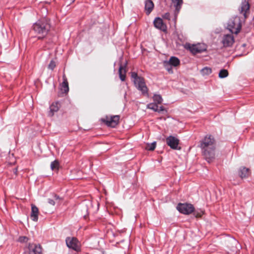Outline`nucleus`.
<instances>
[{"label": "nucleus", "instance_id": "obj_1", "mask_svg": "<svg viewBox=\"0 0 254 254\" xmlns=\"http://www.w3.org/2000/svg\"><path fill=\"white\" fill-rule=\"evenodd\" d=\"M199 147L205 159L210 163L215 158V140L211 135H206L199 141Z\"/></svg>", "mask_w": 254, "mask_h": 254}, {"label": "nucleus", "instance_id": "obj_2", "mask_svg": "<svg viewBox=\"0 0 254 254\" xmlns=\"http://www.w3.org/2000/svg\"><path fill=\"white\" fill-rule=\"evenodd\" d=\"M50 25L45 19L38 21L33 25V29L37 34H41L38 36V39H42L45 37L50 30Z\"/></svg>", "mask_w": 254, "mask_h": 254}, {"label": "nucleus", "instance_id": "obj_3", "mask_svg": "<svg viewBox=\"0 0 254 254\" xmlns=\"http://www.w3.org/2000/svg\"><path fill=\"white\" fill-rule=\"evenodd\" d=\"M131 78L133 79L135 87L141 91L144 96H148V89L143 77L138 75L136 72H131Z\"/></svg>", "mask_w": 254, "mask_h": 254}, {"label": "nucleus", "instance_id": "obj_4", "mask_svg": "<svg viewBox=\"0 0 254 254\" xmlns=\"http://www.w3.org/2000/svg\"><path fill=\"white\" fill-rule=\"evenodd\" d=\"M232 33L238 34L242 28L241 19L239 17L236 16L229 19L227 28Z\"/></svg>", "mask_w": 254, "mask_h": 254}, {"label": "nucleus", "instance_id": "obj_5", "mask_svg": "<svg viewBox=\"0 0 254 254\" xmlns=\"http://www.w3.org/2000/svg\"><path fill=\"white\" fill-rule=\"evenodd\" d=\"M184 47L186 49L189 50L193 55L198 53H201L206 51L207 46L204 44H193L186 43Z\"/></svg>", "mask_w": 254, "mask_h": 254}, {"label": "nucleus", "instance_id": "obj_6", "mask_svg": "<svg viewBox=\"0 0 254 254\" xmlns=\"http://www.w3.org/2000/svg\"><path fill=\"white\" fill-rule=\"evenodd\" d=\"M177 209L182 214L189 215L194 211V207L190 203H179L177 206Z\"/></svg>", "mask_w": 254, "mask_h": 254}, {"label": "nucleus", "instance_id": "obj_7", "mask_svg": "<svg viewBox=\"0 0 254 254\" xmlns=\"http://www.w3.org/2000/svg\"><path fill=\"white\" fill-rule=\"evenodd\" d=\"M65 242L67 246L72 250L78 252L80 250L79 242L75 237H67L66 238Z\"/></svg>", "mask_w": 254, "mask_h": 254}, {"label": "nucleus", "instance_id": "obj_8", "mask_svg": "<svg viewBox=\"0 0 254 254\" xmlns=\"http://www.w3.org/2000/svg\"><path fill=\"white\" fill-rule=\"evenodd\" d=\"M120 118L119 115H115L111 116L110 118L106 117V119H102V121L107 126L115 127L119 124Z\"/></svg>", "mask_w": 254, "mask_h": 254}, {"label": "nucleus", "instance_id": "obj_9", "mask_svg": "<svg viewBox=\"0 0 254 254\" xmlns=\"http://www.w3.org/2000/svg\"><path fill=\"white\" fill-rule=\"evenodd\" d=\"M235 42L234 37L232 34H225L223 36L221 43L225 48L231 47Z\"/></svg>", "mask_w": 254, "mask_h": 254}, {"label": "nucleus", "instance_id": "obj_10", "mask_svg": "<svg viewBox=\"0 0 254 254\" xmlns=\"http://www.w3.org/2000/svg\"><path fill=\"white\" fill-rule=\"evenodd\" d=\"M179 143V140L172 135L166 138V144L173 149H181V147H178Z\"/></svg>", "mask_w": 254, "mask_h": 254}, {"label": "nucleus", "instance_id": "obj_11", "mask_svg": "<svg viewBox=\"0 0 254 254\" xmlns=\"http://www.w3.org/2000/svg\"><path fill=\"white\" fill-rule=\"evenodd\" d=\"M29 254H43L42 248L40 244L30 243L28 245Z\"/></svg>", "mask_w": 254, "mask_h": 254}, {"label": "nucleus", "instance_id": "obj_12", "mask_svg": "<svg viewBox=\"0 0 254 254\" xmlns=\"http://www.w3.org/2000/svg\"><path fill=\"white\" fill-rule=\"evenodd\" d=\"M61 107V103L59 101H56L55 102H53L50 106V111L48 113V115L50 117H52L54 116L55 113L57 112L60 108Z\"/></svg>", "mask_w": 254, "mask_h": 254}, {"label": "nucleus", "instance_id": "obj_13", "mask_svg": "<svg viewBox=\"0 0 254 254\" xmlns=\"http://www.w3.org/2000/svg\"><path fill=\"white\" fill-rule=\"evenodd\" d=\"M154 26L163 31H165L167 29V26L166 24H165L163 21V20L160 17H156L153 22Z\"/></svg>", "mask_w": 254, "mask_h": 254}, {"label": "nucleus", "instance_id": "obj_14", "mask_svg": "<svg viewBox=\"0 0 254 254\" xmlns=\"http://www.w3.org/2000/svg\"><path fill=\"white\" fill-rule=\"evenodd\" d=\"M39 209L34 204H31V212L30 214L31 219L33 221L37 222L38 220Z\"/></svg>", "mask_w": 254, "mask_h": 254}, {"label": "nucleus", "instance_id": "obj_15", "mask_svg": "<svg viewBox=\"0 0 254 254\" xmlns=\"http://www.w3.org/2000/svg\"><path fill=\"white\" fill-rule=\"evenodd\" d=\"M154 3L152 0H146L145 1V10L146 15H148L154 8Z\"/></svg>", "mask_w": 254, "mask_h": 254}, {"label": "nucleus", "instance_id": "obj_16", "mask_svg": "<svg viewBox=\"0 0 254 254\" xmlns=\"http://www.w3.org/2000/svg\"><path fill=\"white\" fill-rule=\"evenodd\" d=\"M63 82L61 84V90L64 93H67L69 91L68 83L65 74L63 76Z\"/></svg>", "mask_w": 254, "mask_h": 254}, {"label": "nucleus", "instance_id": "obj_17", "mask_svg": "<svg viewBox=\"0 0 254 254\" xmlns=\"http://www.w3.org/2000/svg\"><path fill=\"white\" fill-rule=\"evenodd\" d=\"M174 6L175 7V15L177 16L179 13L183 3V0H172Z\"/></svg>", "mask_w": 254, "mask_h": 254}, {"label": "nucleus", "instance_id": "obj_18", "mask_svg": "<svg viewBox=\"0 0 254 254\" xmlns=\"http://www.w3.org/2000/svg\"><path fill=\"white\" fill-rule=\"evenodd\" d=\"M250 9V4L246 0H243L241 3V12H244V15L246 18V12Z\"/></svg>", "mask_w": 254, "mask_h": 254}, {"label": "nucleus", "instance_id": "obj_19", "mask_svg": "<svg viewBox=\"0 0 254 254\" xmlns=\"http://www.w3.org/2000/svg\"><path fill=\"white\" fill-rule=\"evenodd\" d=\"M127 65V63L125 64L124 65H123L121 63H120V67L119 69V73L120 76V78L122 81H125L126 79V71L125 70V67Z\"/></svg>", "mask_w": 254, "mask_h": 254}, {"label": "nucleus", "instance_id": "obj_20", "mask_svg": "<svg viewBox=\"0 0 254 254\" xmlns=\"http://www.w3.org/2000/svg\"><path fill=\"white\" fill-rule=\"evenodd\" d=\"M249 169L246 167H243L242 168H241L239 170L240 177L242 179L248 177L249 176Z\"/></svg>", "mask_w": 254, "mask_h": 254}, {"label": "nucleus", "instance_id": "obj_21", "mask_svg": "<svg viewBox=\"0 0 254 254\" xmlns=\"http://www.w3.org/2000/svg\"><path fill=\"white\" fill-rule=\"evenodd\" d=\"M168 64L172 66H177L180 64L179 59L176 57H171L168 62Z\"/></svg>", "mask_w": 254, "mask_h": 254}, {"label": "nucleus", "instance_id": "obj_22", "mask_svg": "<svg viewBox=\"0 0 254 254\" xmlns=\"http://www.w3.org/2000/svg\"><path fill=\"white\" fill-rule=\"evenodd\" d=\"M59 162L57 160H55L51 163L50 167L53 171L58 170L59 168Z\"/></svg>", "mask_w": 254, "mask_h": 254}, {"label": "nucleus", "instance_id": "obj_23", "mask_svg": "<svg viewBox=\"0 0 254 254\" xmlns=\"http://www.w3.org/2000/svg\"><path fill=\"white\" fill-rule=\"evenodd\" d=\"M229 73L227 69H223L220 70L218 76L220 78H224L228 76Z\"/></svg>", "mask_w": 254, "mask_h": 254}, {"label": "nucleus", "instance_id": "obj_24", "mask_svg": "<svg viewBox=\"0 0 254 254\" xmlns=\"http://www.w3.org/2000/svg\"><path fill=\"white\" fill-rule=\"evenodd\" d=\"M153 99L155 103L157 104H161L163 101V99L160 95L154 94Z\"/></svg>", "mask_w": 254, "mask_h": 254}, {"label": "nucleus", "instance_id": "obj_25", "mask_svg": "<svg viewBox=\"0 0 254 254\" xmlns=\"http://www.w3.org/2000/svg\"><path fill=\"white\" fill-rule=\"evenodd\" d=\"M158 104L156 103H150L147 106V108L156 112L158 110Z\"/></svg>", "mask_w": 254, "mask_h": 254}, {"label": "nucleus", "instance_id": "obj_26", "mask_svg": "<svg viewBox=\"0 0 254 254\" xmlns=\"http://www.w3.org/2000/svg\"><path fill=\"white\" fill-rule=\"evenodd\" d=\"M192 212H193V215L196 218H200L204 214V211L201 209H194Z\"/></svg>", "mask_w": 254, "mask_h": 254}, {"label": "nucleus", "instance_id": "obj_27", "mask_svg": "<svg viewBox=\"0 0 254 254\" xmlns=\"http://www.w3.org/2000/svg\"><path fill=\"white\" fill-rule=\"evenodd\" d=\"M156 145V142L155 141L149 144L148 143L146 147V149L149 151H153Z\"/></svg>", "mask_w": 254, "mask_h": 254}, {"label": "nucleus", "instance_id": "obj_28", "mask_svg": "<svg viewBox=\"0 0 254 254\" xmlns=\"http://www.w3.org/2000/svg\"><path fill=\"white\" fill-rule=\"evenodd\" d=\"M201 72L204 74H209L212 72V70L209 67H205L202 69Z\"/></svg>", "mask_w": 254, "mask_h": 254}, {"label": "nucleus", "instance_id": "obj_29", "mask_svg": "<svg viewBox=\"0 0 254 254\" xmlns=\"http://www.w3.org/2000/svg\"><path fill=\"white\" fill-rule=\"evenodd\" d=\"M56 66V64L55 62L53 60H52L51 61L50 64L48 65V68L53 70L55 68Z\"/></svg>", "mask_w": 254, "mask_h": 254}, {"label": "nucleus", "instance_id": "obj_30", "mask_svg": "<svg viewBox=\"0 0 254 254\" xmlns=\"http://www.w3.org/2000/svg\"><path fill=\"white\" fill-rule=\"evenodd\" d=\"M28 240V238L26 236H21L18 239V241L20 243L27 242Z\"/></svg>", "mask_w": 254, "mask_h": 254}, {"label": "nucleus", "instance_id": "obj_31", "mask_svg": "<svg viewBox=\"0 0 254 254\" xmlns=\"http://www.w3.org/2000/svg\"><path fill=\"white\" fill-rule=\"evenodd\" d=\"M164 111L167 112V111L165 110V108L163 106H161L159 107H158V110L156 112L158 113H161Z\"/></svg>", "mask_w": 254, "mask_h": 254}, {"label": "nucleus", "instance_id": "obj_32", "mask_svg": "<svg viewBox=\"0 0 254 254\" xmlns=\"http://www.w3.org/2000/svg\"><path fill=\"white\" fill-rule=\"evenodd\" d=\"M48 202L51 205H55V202L54 200L53 199L48 198Z\"/></svg>", "mask_w": 254, "mask_h": 254}, {"label": "nucleus", "instance_id": "obj_33", "mask_svg": "<svg viewBox=\"0 0 254 254\" xmlns=\"http://www.w3.org/2000/svg\"><path fill=\"white\" fill-rule=\"evenodd\" d=\"M53 196H54V199H56V200H58V199H60V196L59 195H58L57 194H53Z\"/></svg>", "mask_w": 254, "mask_h": 254}, {"label": "nucleus", "instance_id": "obj_34", "mask_svg": "<svg viewBox=\"0 0 254 254\" xmlns=\"http://www.w3.org/2000/svg\"><path fill=\"white\" fill-rule=\"evenodd\" d=\"M13 173H14L15 175H16V174H17V168H14V169H13Z\"/></svg>", "mask_w": 254, "mask_h": 254}, {"label": "nucleus", "instance_id": "obj_35", "mask_svg": "<svg viewBox=\"0 0 254 254\" xmlns=\"http://www.w3.org/2000/svg\"><path fill=\"white\" fill-rule=\"evenodd\" d=\"M169 14L168 13H166L165 15V17L167 18H168V17L169 16Z\"/></svg>", "mask_w": 254, "mask_h": 254}, {"label": "nucleus", "instance_id": "obj_36", "mask_svg": "<svg viewBox=\"0 0 254 254\" xmlns=\"http://www.w3.org/2000/svg\"><path fill=\"white\" fill-rule=\"evenodd\" d=\"M70 0L71 1V3H72L75 1V0Z\"/></svg>", "mask_w": 254, "mask_h": 254}, {"label": "nucleus", "instance_id": "obj_37", "mask_svg": "<svg viewBox=\"0 0 254 254\" xmlns=\"http://www.w3.org/2000/svg\"><path fill=\"white\" fill-rule=\"evenodd\" d=\"M245 46H246V44H243V47H245Z\"/></svg>", "mask_w": 254, "mask_h": 254}]
</instances>
